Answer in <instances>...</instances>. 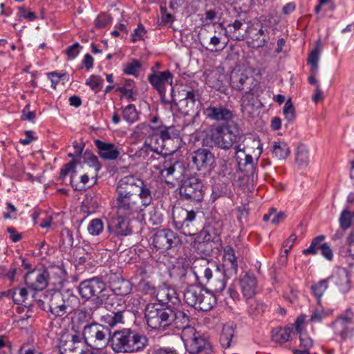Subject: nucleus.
I'll return each mask as SVG.
<instances>
[{
  "label": "nucleus",
  "instance_id": "1",
  "mask_svg": "<svg viewBox=\"0 0 354 354\" xmlns=\"http://www.w3.org/2000/svg\"><path fill=\"white\" fill-rule=\"evenodd\" d=\"M150 184L132 175L122 177L115 189V201L131 197H138L141 207L147 208L153 203V193Z\"/></svg>",
  "mask_w": 354,
  "mask_h": 354
},
{
  "label": "nucleus",
  "instance_id": "2",
  "mask_svg": "<svg viewBox=\"0 0 354 354\" xmlns=\"http://www.w3.org/2000/svg\"><path fill=\"white\" fill-rule=\"evenodd\" d=\"M211 140L216 147L228 150L234 146L236 153L245 151L241 142L245 140V136L236 122H227L218 124L212 131Z\"/></svg>",
  "mask_w": 354,
  "mask_h": 354
},
{
  "label": "nucleus",
  "instance_id": "3",
  "mask_svg": "<svg viewBox=\"0 0 354 354\" xmlns=\"http://www.w3.org/2000/svg\"><path fill=\"white\" fill-rule=\"evenodd\" d=\"M109 342L115 353H134L147 346L148 339L131 329L124 328L115 331L110 337Z\"/></svg>",
  "mask_w": 354,
  "mask_h": 354
},
{
  "label": "nucleus",
  "instance_id": "4",
  "mask_svg": "<svg viewBox=\"0 0 354 354\" xmlns=\"http://www.w3.org/2000/svg\"><path fill=\"white\" fill-rule=\"evenodd\" d=\"M184 301L189 306L201 311H208L216 304L212 292L197 286H189L184 291Z\"/></svg>",
  "mask_w": 354,
  "mask_h": 354
},
{
  "label": "nucleus",
  "instance_id": "5",
  "mask_svg": "<svg viewBox=\"0 0 354 354\" xmlns=\"http://www.w3.org/2000/svg\"><path fill=\"white\" fill-rule=\"evenodd\" d=\"M196 213L182 207H174L172 218L174 227L185 236H193L198 232L196 228Z\"/></svg>",
  "mask_w": 354,
  "mask_h": 354
},
{
  "label": "nucleus",
  "instance_id": "6",
  "mask_svg": "<svg viewBox=\"0 0 354 354\" xmlns=\"http://www.w3.org/2000/svg\"><path fill=\"white\" fill-rule=\"evenodd\" d=\"M171 308H162L159 304H149L145 308V318L149 328L165 330L169 326Z\"/></svg>",
  "mask_w": 354,
  "mask_h": 354
},
{
  "label": "nucleus",
  "instance_id": "7",
  "mask_svg": "<svg viewBox=\"0 0 354 354\" xmlns=\"http://www.w3.org/2000/svg\"><path fill=\"white\" fill-rule=\"evenodd\" d=\"M172 102L179 113L184 115H192L198 113L200 102L194 90L182 89L176 94L172 89Z\"/></svg>",
  "mask_w": 354,
  "mask_h": 354
},
{
  "label": "nucleus",
  "instance_id": "8",
  "mask_svg": "<svg viewBox=\"0 0 354 354\" xmlns=\"http://www.w3.org/2000/svg\"><path fill=\"white\" fill-rule=\"evenodd\" d=\"M181 339L186 350L191 354H210L212 352L209 343L195 328L185 329L181 333Z\"/></svg>",
  "mask_w": 354,
  "mask_h": 354
},
{
  "label": "nucleus",
  "instance_id": "9",
  "mask_svg": "<svg viewBox=\"0 0 354 354\" xmlns=\"http://www.w3.org/2000/svg\"><path fill=\"white\" fill-rule=\"evenodd\" d=\"M106 289L105 283L99 277L84 280L78 286L80 296L85 299L95 298L97 305L105 296Z\"/></svg>",
  "mask_w": 354,
  "mask_h": 354
},
{
  "label": "nucleus",
  "instance_id": "10",
  "mask_svg": "<svg viewBox=\"0 0 354 354\" xmlns=\"http://www.w3.org/2000/svg\"><path fill=\"white\" fill-rule=\"evenodd\" d=\"M83 337L77 331H64L60 334L58 348L60 354H81Z\"/></svg>",
  "mask_w": 354,
  "mask_h": 354
},
{
  "label": "nucleus",
  "instance_id": "11",
  "mask_svg": "<svg viewBox=\"0 0 354 354\" xmlns=\"http://www.w3.org/2000/svg\"><path fill=\"white\" fill-rule=\"evenodd\" d=\"M203 187L201 179L193 176L183 182L180 187V195L183 199L200 202L203 198Z\"/></svg>",
  "mask_w": 354,
  "mask_h": 354
},
{
  "label": "nucleus",
  "instance_id": "12",
  "mask_svg": "<svg viewBox=\"0 0 354 354\" xmlns=\"http://www.w3.org/2000/svg\"><path fill=\"white\" fill-rule=\"evenodd\" d=\"M181 243L178 236L172 230L164 229L157 231L152 237V245L160 252L178 246Z\"/></svg>",
  "mask_w": 354,
  "mask_h": 354
},
{
  "label": "nucleus",
  "instance_id": "13",
  "mask_svg": "<svg viewBox=\"0 0 354 354\" xmlns=\"http://www.w3.org/2000/svg\"><path fill=\"white\" fill-rule=\"evenodd\" d=\"M83 339L89 344L95 343L104 344L110 339V330L108 327L100 324H91L84 327L82 334Z\"/></svg>",
  "mask_w": 354,
  "mask_h": 354
},
{
  "label": "nucleus",
  "instance_id": "14",
  "mask_svg": "<svg viewBox=\"0 0 354 354\" xmlns=\"http://www.w3.org/2000/svg\"><path fill=\"white\" fill-rule=\"evenodd\" d=\"M203 114L206 118L211 120L224 122V123L234 122L232 120L234 118L232 111L221 104H210L204 109Z\"/></svg>",
  "mask_w": 354,
  "mask_h": 354
},
{
  "label": "nucleus",
  "instance_id": "15",
  "mask_svg": "<svg viewBox=\"0 0 354 354\" xmlns=\"http://www.w3.org/2000/svg\"><path fill=\"white\" fill-rule=\"evenodd\" d=\"M48 273L45 270H33L26 274L25 283L28 288L34 290H42L47 284Z\"/></svg>",
  "mask_w": 354,
  "mask_h": 354
},
{
  "label": "nucleus",
  "instance_id": "16",
  "mask_svg": "<svg viewBox=\"0 0 354 354\" xmlns=\"http://www.w3.org/2000/svg\"><path fill=\"white\" fill-rule=\"evenodd\" d=\"M77 165H82L81 162L71 161L66 164L60 171L59 177L60 178H64L68 173H71V184L75 190L81 191L85 189L86 185L88 182L89 178L86 174H84L80 177V182L77 183L75 181V177L77 173L75 169V167Z\"/></svg>",
  "mask_w": 354,
  "mask_h": 354
},
{
  "label": "nucleus",
  "instance_id": "17",
  "mask_svg": "<svg viewBox=\"0 0 354 354\" xmlns=\"http://www.w3.org/2000/svg\"><path fill=\"white\" fill-rule=\"evenodd\" d=\"M104 304L105 308L110 313H122L126 309V301L123 297L114 294L110 289L107 288L105 296L102 298L98 306Z\"/></svg>",
  "mask_w": 354,
  "mask_h": 354
},
{
  "label": "nucleus",
  "instance_id": "18",
  "mask_svg": "<svg viewBox=\"0 0 354 354\" xmlns=\"http://www.w3.org/2000/svg\"><path fill=\"white\" fill-rule=\"evenodd\" d=\"M158 167L154 174H158L167 183H169L168 178L172 177L173 178L178 179L181 174V172L178 174L176 171L177 167H182L181 164L171 158H167L165 156L164 160L161 162Z\"/></svg>",
  "mask_w": 354,
  "mask_h": 354
},
{
  "label": "nucleus",
  "instance_id": "19",
  "mask_svg": "<svg viewBox=\"0 0 354 354\" xmlns=\"http://www.w3.org/2000/svg\"><path fill=\"white\" fill-rule=\"evenodd\" d=\"M190 158L198 171L209 169L214 162V156L207 149H198L191 154Z\"/></svg>",
  "mask_w": 354,
  "mask_h": 354
},
{
  "label": "nucleus",
  "instance_id": "20",
  "mask_svg": "<svg viewBox=\"0 0 354 354\" xmlns=\"http://www.w3.org/2000/svg\"><path fill=\"white\" fill-rule=\"evenodd\" d=\"M45 299L48 301L49 312L55 317H62L64 315L68 314L66 309L64 307L60 291H47L45 294Z\"/></svg>",
  "mask_w": 354,
  "mask_h": 354
},
{
  "label": "nucleus",
  "instance_id": "21",
  "mask_svg": "<svg viewBox=\"0 0 354 354\" xmlns=\"http://www.w3.org/2000/svg\"><path fill=\"white\" fill-rule=\"evenodd\" d=\"M117 214L131 216L143 211L145 208L139 206L138 197H131L115 201V205Z\"/></svg>",
  "mask_w": 354,
  "mask_h": 354
},
{
  "label": "nucleus",
  "instance_id": "22",
  "mask_svg": "<svg viewBox=\"0 0 354 354\" xmlns=\"http://www.w3.org/2000/svg\"><path fill=\"white\" fill-rule=\"evenodd\" d=\"M230 84L232 87L237 91H253L257 86L252 77L239 71L232 73Z\"/></svg>",
  "mask_w": 354,
  "mask_h": 354
},
{
  "label": "nucleus",
  "instance_id": "23",
  "mask_svg": "<svg viewBox=\"0 0 354 354\" xmlns=\"http://www.w3.org/2000/svg\"><path fill=\"white\" fill-rule=\"evenodd\" d=\"M100 158L106 160H115L120 154V148L111 142H107L99 139L94 140Z\"/></svg>",
  "mask_w": 354,
  "mask_h": 354
},
{
  "label": "nucleus",
  "instance_id": "24",
  "mask_svg": "<svg viewBox=\"0 0 354 354\" xmlns=\"http://www.w3.org/2000/svg\"><path fill=\"white\" fill-rule=\"evenodd\" d=\"M191 271L200 283H203L206 279H209L212 277V271L209 267V262L205 258L194 260Z\"/></svg>",
  "mask_w": 354,
  "mask_h": 354
},
{
  "label": "nucleus",
  "instance_id": "25",
  "mask_svg": "<svg viewBox=\"0 0 354 354\" xmlns=\"http://www.w3.org/2000/svg\"><path fill=\"white\" fill-rule=\"evenodd\" d=\"M153 293L156 294L157 300L163 304L171 303L173 306H178L180 303L176 291L167 285L159 286Z\"/></svg>",
  "mask_w": 354,
  "mask_h": 354
},
{
  "label": "nucleus",
  "instance_id": "26",
  "mask_svg": "<svg viewBox=\"0 0 354 354\" xmlns=\"http://www.w3.org/2000/svg\"><path fill=\"white\" fill-rule=\"evenodd\" d=\"M129 216L118 215L113 217L108 226L109 231L116 236H127L131 234L129 221L126 218Z\"/></svg>",
  "mask_w": 354,
  "mask_h": 354
},
{
  "label": "nucleus",
  "instance_id": "27",
  "mask_svg": "<svg viewBox=\"0 0 354 354\" xmlns=\"http://www.w3.org/2000/svg\"><path fill=\"white\" fill-rule=\"evenodd\" d=\"M348 315L339 316L333 324L335 333L337 335H339L342 340H345L348 337H351L353 330H349L347 325L350 324L352 320V317L348 315L351 313V310L348 309L346 311Z\"/></svg>",
  "mask_w": 354,
  "mask_h": 354
},
{
  "label": "nucleus",
  "instance_id": "28",
  "mask_svg": "<svg viewBox=\"0 0 354 354\" xmlns=\"http://www.w3.org/2000/svg\"><path fill=\"white\" fill-rule=\"evenodd\" d=\"M148 80L162 95L165 92V84L172 81V75L169 71H158L149 75Z\"/></svg>",
  "mask_w": 354,
  "mask_h": 354
},
{
  "label": "nucleus",
  "instance_id": "29",
  "mask_svg": "<svg viewBox=\"0 0 354 354\" xmlns=\"http://www.w3.org/2000/svg\"><path fill=\"white\" fill-rule=\"evenodd\" d=\"M241 290L246 299L252 298L256 294L257 279L252 273H245L239 280Z\"/></svg>",
  "mask_w": 354,
  "mask_h": 354
},
{
  "label": "nucleus",
  "instance_id": "30",
  "mask_svg": "<svg viewBox=\"0 0 354 354\" xmlns=\"http://www.w3.org/2000/svg\"><path fill=\"white\" fill-rule=\"evenodd\" d=\"M155 131L162 140V146L165 147V154L171 153L175 151L176 147L171 146L174 138L177 136V133H175L174 129L172 127H169L156 129Z\"/></svg>",
  "mask_w": 354,
  "mask_h": 354
},
{
  "label": "nucleus",
  "instance_id": "31",
  "mask_svg": "<svg viewBox=\"0 0 354 354\" xmlns=\"http://www.w3.org/2000/svg\"><path fill=\"white\" fill-rule=\"evenodd\" d=\"M189 316L184 311L171 308V317H169V326H174L178 329H182V333L187 328H194L189 326Z\"/></svg>",
  "mask_w": 354,
  "mask_h": 354
},
{
  "label": "nucleus",
  "instance_id": "32",
  "mask_svg": "<svg viewBox=\"0 0 354 354\" xmlns=\"http://www.w3.org/2000/svg\"><path fill=\"white\" fill-rule=\"evenodd\" d=\"M328 279L335 283L342 292H347L351 288L350 279L346 269H338L328 277Z\"/></svg>",
  "mask_w": 354,
  "mask_h": 354
},
{
  "label": "nucleus",
  "instance_id": "33",
  "mask_svg": "<svg viewBox=\"0 0 354 354\" xmlns=\"http://www.w3.org/2000/svg\"><path fill=\"white\" fill-rule=\"evenodd\" d=\"M249 34L252 38V44L254 48H261L264 46L268 41V30L263 26L259 28H250Z\"/></svg>",
  "mask_w": 354,
  "mask_h": 354
},
{
  "label": "nucleus",
  "instance_id": "34",
  "mask_svg": "<svg viewBox=\"0 0 354 354\" xmlns=\"http://www.w3.org/2000/svg\"><path fill=\"white\" fill-rule=\"evenodd\" d=\"M204 283H207L212 291L220 292L226 286L225 274L216 269L214 274L212 273V277L209 279H206Z\"/></svg>",
  "mask_w": 354,
  "mask_h": 354
},
{
  "label": "nucleus",
  "instance_id": "35",
  "mask_svg": "<svg viewBox=\"0 0 354 354\" xmlns=\"http://www.w3.org/2000/svg\"><path fill=\"white\" fill-rule=\"evenodd\" d=\"M61 297L64 303V307L66 309L68 314L71 313L80 305L79 298L71 290H66L60 292Z\"/></svg>",
  "mask_w": 354,
  "mask_h": 354
},
{
  "label": "nucleus",
  "instance_id": "36",
  "mask_svg": "<svg viewBox=\"0 0 354 354\" xmlns=\"http://www.w3.org/2000/svg\"><path fill=\"white\" fill-rule=\"evenodd\" d=\"M224 75L217 71H212L209 73L206 78L207 84L222 93H226L227 88L223 84V80Z\"/></svg>",
  "mask_w": 354,
  "mask_h": 354
},
{
  "label": "nucleus",
  "instance_id": "37",
  "mask_svg": "<svg viewBox=\"0 0 354 354\" xmlns=\"http://www.w3.org/2000/svg\"><path fill=\"white\" fill-rule=\"evenodd\" d=\"M294 328L293 325H288L285 328H276L272 331V339L274 342L283 344L290 339V334Z\"/></svg>",
  "mask_w": 354,
  "mask_h": 354
},
{
  "label": "nucleus",
  "instance_id": "38",
  "mask_svg": "<svg viewBox=\"0 0 354 354\" xmlns=\"http://www.w3.org/2000/svg\"><path fill=\"white\" fill-rule=\"evenodd\" d=\"M321 50V41L319 39L316 41V46L311 50L308 58V63L310 65V72L314 75L318 72V62Z\"/></svg>",
  "mask_w": 354,
  "mask_h": 354
},
{
  "label": "nucleus",
  "instance_id": "39",
  "mask_svg": "<svg viewBox=\"0 0 354 354\" xmlns=\"http://www.w3.org/2000/svg\"><path fill=\"white\" fill-rule=\"evenodd\" d=\"M252 91H246L241 98V110L248 115L252 113L255 104V99Z\"/></svg>",
  "mask_w": 354,
  "mask_h": 354
},
{
  "label": "nucleus",
  "instance_id": "40",
  "mask_svg": "<svg viewBox=\"0 0 354 354\" xmlns=\"http://www.w3.org/2000/svg\"><path fill=\"white\" fill-rule=\"evenodd\" d=\"M329 282L330 281L328 279V277H327L326 279H321L319 281L313 283L310 287L312 293L317 299L319 304H320L321 302L322 297L324 295V294L328 288Z\"/></svg>",
  "mask_w": 354,
  "mask_h": 354
},
{
  "label": "nucleus",
  "instance_id": "41",
  "mask_svg": "<svg viewBox=\"0 0 354 354\" xmlns=\"http://www.w3.org/2000/svg\"><path fill=\"white\" fill-rule=\"evenodd\" d=\"M272 154L278 160H284L290 154V149L285 142H274Z\"/></svg>",
  "mask_w": 354,
  "mask_h": 354
},
{
  "label": "nucleus",
  "instance_id": "42",
  "mask_svg": "<svg viewBox=\"0 0 354 354\" xmlns=\"http://www.w3.org/2000/svg\"><path fill=\"white\" fill-rule=\"evenodd\" d=\"M223 258L226 264L227 263H230V269L232 272L236 274L238 269L237 258L235 255L234 250L231 246L227 245L225 248Z\"/></svg>",
  "mask_w": 354,
  "mask_h": 354
},
{
  "label": "nucleus",
  "instance_id": "43",
  "mask_svg": "<svg viewBox=\"0 0 354 354\" xmlns=\"http://www.w3.org/2000/svg\"><path fill=\"white\" fill-rule=\"evenodd\" d=\"M295 156V162L298 167L303 168L308 165L309 162L308 150L304 145H298Z\"/></svg>",
  "mask_w": 354,
  "mask_h": 354
},
{
  "label": "nucleus",
  "instance_id": "44",
  "mask_svg": "<svg viewBox=\"0 0 354 354\" xmlns=\"http://www.w3.org/2000/svg\"><path fill=\"white\" fill-rule=\"evenodd\" d=\"M114 294L123 297L130 293L131 286L129 281L121 279L113 284L112 289H110Z\"/></svg>",
  "mask_w": 354,
  "mask_h": 354
},
{
  "label": "nucleus",
  "instance_id": "45",
  "mask_svg": "<svg viewBox=\"0 0 354 354\" xmlns=\"http://www.w3.org/2000/svg\"><path fill=\"white\" fill-rule=\"evenodd\" d=\"M234 334V330L232 326L225 325L223 326L220 337V342L223 348H227L230 346Z\"/></svg>",
  "mask_w": 354,
  "mask_h": 354
},
{
  "label": "nucleus",
  "instance_id": "46",
  "mask_svg": "<svg viewBox=\"0 0 354 354\" xmlns=\"http://www.w3.org/2000/svg\"><path fill=\"white\" fill-rule=\"evenodd\" d=\"M6 295L11 296L15 304H21L27 299L28 291L24 288H18L15 290H9Z\"/></svg>",
  "mask_w": 354,
  "mask_h": 354
},
{
  "label": "nucleus",
  "instance_id": "47",
  "mask_svg": "<svg viewBox=\"0 0 354 354\" xmlns=\"http://www.w3.org/2000/svg\"><path fill=\"white\" fill-rule=\"evenodd\" d=\"M326 239V236L324 235H319L317 237L314 238L310 245V246L303 250V253L306 255L308 254H316L317 253V251L319 250H321L322 248V245L324 243H322L323 241Z\"/></svg>",
  "mask_w": 354,
  "mask_h": 354
},
{
  "label": "nucleus",
  "instance_id": "48",
  "mask_svg": "<svg viewBox=\"0 0 354 354\" xmlns=\"http://www.w3.org/2000/svg\"><path fill=\"white\" fill-rule=\"evenodd\" d=\"M75 162H76V160ZM77 162H82V165H80L81 167H84V165H86L89 167H93L96 171H98L101 168L97 157L93 153H85L83 156V161L80 160H77Z\"/></svg>",
  "mask_w": 354,
  "mask_h": 354
},
{
  "label": "nucleus",
  "instance_id": "49",
  "mask_svg": "<svg viewBox=\"0 0 354 354\" xmlns=\"http://www.w3.org/2000/svg\"><path fill=\"white\" fill-rule=\"evenodd\" d=\"M149 147L152 149L153 152L162 153L163 150L165 151V147L162 146V140L158 135L154 131L146 140Z\"/></svg>",
  "mask_w": 354,
  "mask_h": 354
},
{
  "label": "nucleus",
  "instance_id": "50",
  "mask_svg": "<svg viewBox=\"0 0 354 354\" xmlns=\"http://www.w3.org/2000/svg\"><path fill=\"white\" fill-rule=\"evenodd\" d=\"M117 91L121 93L123 96L128 99L134 100L133 95L136 92L135 89L134 82L132 80H127L123 86L116 89Z\"/></svg>",
  "mask_w": 354,
  "mask_h": 354
},
{
  "label": "nucleus",
  "instance_id": "51",
  "mask_svg": "<svg viewBox=\"0 0 354 354\" xmlns=\"http://www.w3.org/2000/svg\"><path fill=\"white\" fill-rule=\"evenodd\" d=\"M123 314L119 313H111L102 316V321L110 327H114L118 324L123 323Z\"/></svg>",
  "mask_w": 354,
  "mask_h": 354
},
{
  "label": "nucleus",
  "instance_id": "52",
  "mask_svg": "<svg viewBox=\"0 0 354 354\" xmlns=\"http://www.w3.org/2000/svg\"><path fill=\"white\" fill-rule=\"evenodd\" d=\"M165 156L160 152H152L148 158L147 165L153 173L157 170L158 165L164 160Z\"/></svg>",
  "mask_w": 354,
  "mask_h": 354
},
{
  "label": "nucleus",
  "instance_id": "53",
  "mask_svg": "<svg viewBox=\"0 0 354 354\" xmlns=\"http://www.w3.org/2000/svg\"><path fill=\"white\" fill-rule=\"evenodd\" d=\"M122 116L127 122L133 123L138 120V113L133 104H129L123 109Z\"/></svg>",
  "mask_w": 354,
  "mask_h": 354
},
{
  "label": "nucleus",
  "instance_id": "54",
  "mask_svg": "<svg viewBox=\"0 0 354 354\" xmlns=\"http://www.w3.org/2000/svg\"><path fill=\"white\" fill-rule=\"evenodd\" d=\"M104 229V224L101 219L94 218L89 223L88 225V232L93 236L99 235Z\"/></svg>",
  "mask_w": 354,
  "mask_h": 354
},
{
  "label": "nucleus",
  "instance_id": "55",
  "mask_svg": "<svg viewBox=\"0 0 354 354\" xmlns=\"http://www.w3.org/2000/svg\"><path fill=\"white\" fill-rule=\"evenodd\" d=\"M149 222L153 225H158L163 221V215L158 207H152L148 212Z\"/></svg>",
  "mask_w": 354,
  "mask_h": 354
},
{
  "label": "nucleus",
  "instance_id": "56",
  "mask_svg": "<svg viewBox=\"0 0 354 354\" xmlns=\"http://www.w3.org/2000/svg\"><path fill=\"white\" fill-rule=\"evenodd\" d=\"M103 79L98 75H91L86 81V84L95 92L98 93L103 84Z\"/></svg>",
  "mask_w": 354,
  "mask_h": 354
},
{
  "label": "nucleus",
  "instance_id": "57",
  "mask_svg": "<svg viewBox=\"0 0 354 354\" xmlns=\"http://www.w3.org/2000/svg\"><path fill=\"white\" fill-rule=\"evenodd\" d=\"M339 221L340 227L344 230H346L351 227L352 222V215L348 207L342 212Z\"/></svg>",
  "mask_w": 354,
  "mask_h": 354
},
{
  "label": "nucleus",
  "instance_id": "58",
  "mask_svg": "<svg viewBox=\"0 0 354 354\" xmlns=\"http://www.w3.org/2000/svg\"><path fill=\"white\" fill-rule=\"evenodd\" d=\"M96 207L95 201H94L93 198H86L82 203L80 211L84 214L89 215L95 212Z\"/></svg>",
  "mask_w": 354,
  "mask_h": 354
},
{
  "label": "nucleus",
  "instance_id": "59",
  "mask_svg": "<svg viewBox=\"0 0 354 354\" xmlns=\"http://www.w3.org/2000/svg\"><path fill=\"white\" fill-rule=\"evenodd\" d=\"M140 68L141 64L140 62L137 59H133L131 62L127 63L126 67L124 68V72L127 75L137 76Z\"/></svg>",
  "mask_w": 354,
  "mask_h": 354
},
{
  "label": "nucleus",
  "instance_id": "60",
  "mask_svg": "<svg viewBox=\"0 0 354 354\" xmlns=\"http://www.w3.org/2000/svg\"><path fill=\"white\" fill-rule=\"evenodd\" d=\"M283 114L288 122H292L295 119V108L290 99L288 100L285 103Z\"/></svg>",
  "mask_w": 354,
  "mask_h": 354
},
{
  "label": "nucleus",
  "instance_id": "61",
  "mask_svg": "<svg viewBox=\"0 0 354 354\" xmlns=\"http://www.w3.org/2000/svg\"><path fill=\"white\" fill-rule=\"evenodd\" d=\"M243 23L239 20H235L232 24H229L227 25V28H229V31L232 34V39L235 40H241L243 39V35H240V34H237V31L241 28Z\"/></svg>",
  "mask_w": 354,
  "mask_h": 354
},
{
  "label": "nucleus",
  "instance_id": "62",
  "mask_svg": "<svg viewBox=\"0 0 354 354\" xmlns=\"http://www.w3.org/2000/svg\"><path fill=\"white\" fill-rule=\"evenodd\" d=\"M265 306L257 301L251 302L248 307V313L250 315L257 316L263 313Z\"/></svg>",
  "mask_w": 354,
  "mask_h": 354
},
{
  "label": "nucleus",
  "instance_id": "63",
  "mask_svg": "<svg viewBox=\"0 0 354 354\" xmlns=\"http://www.w3.org/2000/svg\"><path fill=\"white\" fill-rule=\"evenodd\" d=\"M61 240L63 245L71 247L73 244V236L68 229H64L61 232Z\"/></svg>",
  "mask_w": 354,
  "mask_h": 354
},
{
  "label": "nucleus",
  "instance_id": "64",
  "mask_svg": "<svg viewBox=\"0 0 354 354\" xmlns=\"http://www.w3.org/2000/svg\"><path fill=\"white\" fill-rule=\"evenodd\" d=\"M82 48L80 44L76 42L67 48L66 54L69 58L74 59L79 55Z\"/></svg>",
  "mask_w": 354,
  "mask_h": 354
}]
</instances>
